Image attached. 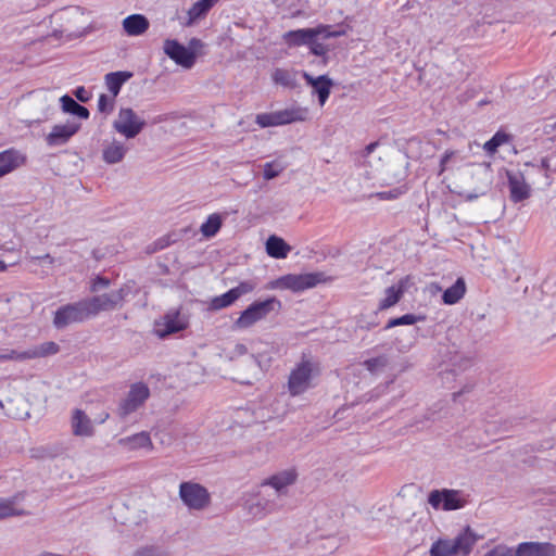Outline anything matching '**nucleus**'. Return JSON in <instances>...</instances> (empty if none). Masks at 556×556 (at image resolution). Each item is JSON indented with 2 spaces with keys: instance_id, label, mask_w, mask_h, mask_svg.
Masks as SVG:
<instances>
[{
  "instance_id": "nucleus-15",
  "label": "nucleus",
  "mask_w": 556,
  "mask_h": 556,
  "mask_svg": "<svg viewBox=\"0 0 556 556\" xmlns=\"http://www.w3.org/2000/svg\"><path fill=\"white\" fill-rule=\"evenodd\" d=\"M323 276L320 273L287 275L281 278V282L287 289L298 292L317 286L324 281Z\"/></svg>"
},
{
  "instance_id": "nucleus-22",
  "label": "nucleus",
  "mask_w": 556,
  "mask_h": 556,
  "mask_svg": "<svg viewBox=\"0 0 556 556\" xmlns=\"http://www.w3.org/2000/svg\"><path fill=\"white\" fill-rule=\"evenodd\" d=\"M320 31L316 30V27L314 28H301L295 30H289L283 34L282 38L287 46L289 47H300V46H307L311 42V39L314 38V36L319 35Z\"/></svg>"
},
{
  "instance_id": "nucleus-40",
  "label": "nucleus",
  "mask_w": 556,
  "mask_h": 556,
  "mask_svg": "<svg viewBox=\"0 0 556 556\" xmlns=\"http://www.w3.org/2000/svg\"><path fill=\"white\" fill-rule=\"evenodd\" d=\"M388 364V359L386 356H378L375 358L366 359L364 362V366L371 374H377L381 371Z\"/></svg>"
},
{
  "instance_id": "nucleus-46",
  "label": "nucleus",
  "mask_w": 556,
  "mask_h": 556,
  "mask_svg": "<svg viewBox=\"0 0 556 556\" xmlns=\"http://www.w3.org/2000/svg\"><path fill=\"white\" fill-rule=\"evenodd\" d=\"M504 140H505L504 135L496 134L493 138H491L489 141H486L484 143L483 148L488 153L492 154L504 142Z\"/></svg>"
},
{
  "instance_id": "nucleus-48",
  "label": "nucleus",
  "mask_w": 556,
  "mask_h": 556,
  "mask_svg": "<svg viewBox=\"0 0 556 556\" xmlns=\"http://www.w3.org/2000/svg\"><path fill=\"white\" fill-rule=\"evenodd\" d=\"M110 286V280L105 277L98 276L92 280L90 291L98 292L102 289H106Z\"/></svg>"
},
{
  "instance_id": "nucleus-12",
  "label": "nucleus",
  "mask_w": 556,
  "mask_h": 556,
  "mask_svg": "<svg viewBox=\"0 0 556 556\" xmlns=\"http://www.w3.org/2000/svg\"><path fill=\"white\" fill-rule=\"evenodd\" d=\"M428 503L433 509L454 510L462 508L465 501L460 498L459 491L442 489L431 491L428 495Z\"/></svg>"
},
{
  "instance_id": "nucleus-37",
  "label": "nucleus",
  "mask_w": 556,
  "mask_h": 556,
  "mask_svg": "<svg viewBox=\"0 0 556 556\" xmlns=\"http://www.w3.org/2000/svg\"><path fill=\"white\" fill-rule=\"evenodd\" d=\"M273 80L277 85H281L283 87L294 88L295 87V77L291 72L283 68H276L273 73Z\"/></svg>"
},
{
  "instance_id": "nucleus-53",
  "label": "nucleus",
  "mask_w": 556,
  "mask_h": 556,
  "mask_svg": "<svg viewBox=\"0 0 556 556\" xmlns=\"http://www.w3.org/2000/svg\"><path fill=\"white\" fill-rule=\"evenodd\" d=\"M480 170L485 176V179H484L485 181L482 184V186L480 188V193L483 194L489 189L491 182H490V179H489V170L486 168H480Z\"/></svg>"
},
{
  "instance_id": "nucleus-60",
  "label": "nucleus",
  "mask_w": 556,
  "mask_h": 556,
  "mask_svg": "<svg viewBox=\"0 0 556 556\" xmlns=\"http://www.w3.org/2000/svg\"><path fill=\"white\" fill-rule=\"evenodd\" d=\"M7 269V265L4 262L0 261V271H4Z\"/></svg>"
},
{
  "instance_id": "nucleus-64",
  "label": "nucleus",
  "mask_w": 556,
  "mask_h": 556,
  "mask_svg": "<svg viewBox=\"0 0 556 556\" xmlns=\"http://www.w3.org/2000/svg\"><path fill=\"white\" fill-rule=\"evenodd\" d=\"M462 392L454 393L453 396L456 399Z\"/></svg>"
},
{
  "instance_id": "nucleus-17",
  "label": "nucleus",
  "mask_w": 556,
  "mask_h": 556,
  "mask_svg": "<svg viewBox=\"0 0 556 556\" xmlns=\"http://www.w3.org/2000/svg\"><path fill=\"white\" fill-rule=\"evenodd\" d=\"M71 428L75 437L90 438L94 434V426L90 417L79 408H75L71 417Z\"/></svg>"
},
{
  "instance_id": "nucleus-20",
  "label": "nucleus",
  "mask_w": 556,
  "mask_h": 556,
  "mask_svg": "<svg viewBox=\"0 0 556 556\" xmlns=\"http://www.w3.org/2000/svg\"><path fill=\"white\" fill-rule=\"evenodd\" d=\"M508 186L511 201L520 202L530 197V186L520 173H508Z\"/></svg>"
},
{
  "instance_id": "nucleus-30",
  "label": "nucleus",
  "mask_w": 556,
  "mask_h": 556,
  "mask_svg": "<svg viewBox=\"0 0 556 556\" xmlns=\"http://www.w3.org/2000/svg\"><path fill=\"white\" fill-rule=\"evenodd\" d=\"M218 2V0H199L192 4L188 11L189 20L187 25H191L194 21L203 17Z\"/></svg>"
},
{
  "instance_id": "nucleus-32",
  "label": "nucleus",
  "mask_w": 556,
  "mask_h": 556,
  "mask_svg": "<svg viewBox=\"0 0 556 556\" xmlns=\"http://www.w3.org/2000/svg\"><path fill=\"white\" fill-rule=\"evenodd\" d=\"M307 110L302 108L287 109L277 111L279 125H286L293 122L305 121L307 116Z\"/></svg>"
},
{
  "instance_id": "nucleus-38",
  "label": "nucleus",
  "mask_w": 556,
  "mask_h": 556,
  "mask_svg": "<svg viewBox=\"0 0 556 556\" xmlns=\"http://www.w3.org/2000/svg\"><path fill=\"white\" fill-rule=\"evenodd\" d=\"M426 317L424 315L406 314L401 317L390 319L384 329H391L396 326L414 325L418 321H424Z\"/></svg>"
},
{
  "instance_id": "nucleus-29",
  "label": "nucleus",
  "mask_w": 556,
  "mask_h": 556,
  "mask_svg": "<svg viewBox=\"0 0 556 556\" xmlns=\"http://www.w3.org/2000/svg\"><path fill=\"white\" fill-rule=\"evenodd\" d=\"M466 292V283L463 278H458L453 286L447 288L443 295L442 300L445 304L452 305L457 303Z\"/></svg>"
},
{
  "instance_id": "nucleus-1",
  "label": "nucleus",
  "mask_w": 556,
  "mask_h": 556,
  "mask_svg": "<svg viewBox=\"0 0 556 556\" xmlns=\"http://www.w3.org/2000/svg\"><path fill=\"white\" fill-rule=\"evenodd\" d=\"M478 536L467 528L454 540H439L430 549V556H468L472 551Z\"/></svg>"
},
{
  "instance_id": "nucleus-58",
  "label": "nucleus",
  "mask_w": 556,
  "mask_h": 556,
  "mask_svg": "<svg viewBox=\"0 0 556 556\" xmlns=\"http://www.w3.org/2000/svg\"><path fill=\"white\" fill-rule=\"evenodd\" d=\"M110 417V414L108 412H103L102 414L99 415V418H98V421L99 424H103Z\"/></svg>"
},
{
  "instance_id": "nucleus-19",
  "label": "nucleus",
  "mask_w": 556,
  "mask_h": 556,
  "mask_svg": "<svg viewBox=\"0 0 556 556\" xmlns=\"http://www.w3.org/2000/svg\"><path fill=\"white\" fill-rule=\"evenodd\" d=\"M515 556H556V545L549 542H523L517 546Z\"/></svg>"
},
{
  "instance_id": "nucleus-11",
  "label": "nucleus",
  "mask_w": 556,
  "mask_h": 556,
  "mask_svg": "<svg viewBox=\"0 0 556 556\" xmlns=\"http://www.w3.org/2000/svg\"><path fill=\"white\" fill-rule=\"evenodd\" d=\"M316 30H319L320 34L317 36H314V38L311 39V42L308 45L309 51L320 56V63L323 65H326L328 63V52L330 51L329 45L325 43V40L329 38H336L345 35L344 30H331V26L329 25H318L316 27Z\"/></svg>"
},
{
  "instance_id": "nucleus-49",
  "label": "nucleus",
  "mask_w": 556,
  "mask_h": 556,
  "mask_svg": "<svg viewBox=\"0 0 556 556\" xmlns=\"http://www.w3.org/2000/svg\"><path fill=\"white\" fill-rule=\"evenodd\" d=\"M247 353V346L242 343H237L231 350L226 351V356L230 359H233L236 356L245 355Z\"/></svg>"
},
{
  "instance_id": "nucleus-4",
  "label": "nucleus",
  "mask_w": 556,
  "mask_h": 556,
  "mask_svg": "<svg viewBox=\"0 0 556 556\" xmlns=\"http://www.w3.org/2000/svg\"><path fill=\"white\" fill-rule=\"evenodd\" d=\"M91 317L87 300L61 306L54 313L53 325L63 329L72 324H79Z\"/></svg>"
},
{
  "instance_id": "nucleus-45",
  "label": "nucleus",
  "mask_w": 556,
  "mask_h": 556,
  "mask_svg": "<svg viewBox=\"0 0 556 556\" xmlns=\"http://www.w3.org/2000/svg\"><path fill=\"white\" fill-rule=\"evenodd\" d=\"M457 155H458L457 151H454V150L445 151V153L442 155L441 161H440L439 175H442L446 169L450 168V163L454 159H456Z\"/></svg>"
},
{
  "instance_id": "nucleus-13",
  "label": "nucleus",
  "mask_w": 556,
  "mask_h": 556,
  "mask_svg": "<svg viewBox=\"0 0 556 556\" xmlns=\"http://www.w3.org/2000/svg\"><path fill=\"white\" fill-rule=\"evenodd\" d=\"M164 52L173 61H175L176 64L182 66L184 68H191L195 63V53L180 45L177 40H165Z\"/></svg>"
},
{
  "instance_id": "nucleus-63",
  "label": "nucleus",
  "mask_w": 556,
  "mask_h": 556,
  "mask_svg": "<svg viewBox=\"0 0 556 556\" xmlns=\"http://www.w3.org/2000/svg\"><path fill=\"white\" fill-rule=\"evenodd\" d=\"M199 42H200V41H199V40H197V39H192V40H191V45L199 43Z\"/></svg>"
},
{
  "instance_id": "nucleus-42",
  "label": "nucleus",
  "mask_w": 556,
  "mask_h": 556,
  "mask_svg": "<svg viewBox=\"0 0 556 556\" xmlns=\"http://www.w3.org/2000/svg\"><path fill=\"white\" fill-rule=\"evenodd\" d=\"M256 123L263 128L279 126L277 112L258 114L256 116Z\"/></svg>"
},
{
  "instance_id": "nucleus-61",
  "label": "nucleus",
  "mask_w": 556,
  "mask_h": 556,
  "mask_svg": "<svg viewBox=\"0 0 556 556\" xmlns=\"http://www.w3.org/2000/svg\"><path fill=\"white\" fill-rule=\"evenodd\" d=\"M541 164H542V167H543V168H547V167H548L547 160H545V159H544V160H542Z\"/></svg>"
},
{
  "instance_id": "nucleus-6",
  "label": "nucleus",
  "mask_w": 556,
  "mask_h": 556,
  "mask_svg": "<svg viewBox=\"0 0 556 556\" xmlns=\"http://www.w3.org/2000/svg\"><path fill=\"white\" fill-rule=\"evenodd\" d=\"M179 497L191 510H203L211 504V495L207 489L192 481L180 483Z\"/></svg>"
},
{
  "instance_id": "nucleus-31",
  "label": "nucleus",
  "mask_w": 556,
  "mask_h": 556,
  "mask_svg": "<svg viewBox=\"0 0 556 556\" xmlns=\"http://www.w3.org/2000/svg\"><path fill=\"white\" fill-rule=\"evenodd\" d=\"M60 102L62 105V110L65 113L74 114L83 119H87L89 117V111L87 108L77 103L73 98L65 94L60 98Z\"/></svg>"
},
{
  "instance_id": "nucleus-8",
  "label": "nucleus",
  "mask_w": 556,
  "mask_h": 556,
  "mask_svg": "<svg viewBox=\"0 0 556 556\" xmlns=\"http://www.w3.org/2000/svg\"><path fill=\"white\" fill-rule=\"evenodd\" d=\"M150 389L143 382L132 383L124 400L121 401L117 407V415L119 418L125 419L130 414L138 410L149 399Z\"/></svg>"
},
{
  "instance_id": "nucleus-27",
  "label": "nucleus",
  "mask_w": 556,
  "mask_h": 556,
  "mask_svg": "<svg viewBox=\"0 0 556 556\" xmlns=\"http://www.w3.org/2000/svg\"><path fill=\"white\" fill-rule=\"evenodd\" d=\"M132 77V73L126 71L109 73L104 77L105 86L113 97H116L122 86Z\"/></svg>"
},
{
  "instance_id": "nucleus-3",
  "label": "nucleus",
  "mask_w": 556,
  "mask_h": 556,
  "mask_svg": "<svg viewBox=\"0 0 556 556\" xmlns=\"http://www.w3.org/2000/svg\"><path fill=\"white\" fill-rule=\"evenodd\" d=\"M319 371L318 365L309 359H302L294 369L291 370L288 380V391L292 396L304 393L311 387V380Z\"/></svg>"
},
{
  "instance_id": "nucleus-54",
  "label": "nucleus",
  "mask_w": 556,
  "mask_h": 556,
  "mask_svg": "<svg viewBox=\"0 0 556 556\" xmlns=\"http://www.w3.org/2000/svg\"><path fill=\"white\" fill-rule=\"evenodd\" d=\"M401 193H403V190L401 188H397L391 192H381V193H379V195L381 199H391V198H396Z\"/></svg>"
},
{
  "instance_id": "nucleus-52",
  "label": "nucleus",
  "mask_w": 556,
  "mask_h": 556,
  "mask_svg": "<svg viewBox=\"0 0 556 556\" xmlns=\"http://www.w3.org/2000/svg\"><path fill=\"white\" fill-rule=\"evenodd\" d=\"M74 93L80 102H88L91 97L90 92L84 87H78Z\"/></svg>"
},
{
  "instance_id": "nucleus-26",
  "label": "nucleus",
  "mask_w": 556,
  "mask_h": 556,
  "mask_svg": "<svg viewBox=\"0 0 556 556\" xmlns=\"http://www.w3.org/2000/svg\"><path fill=\"white\" fill-rule=\"evenodd\" d=\"M405 291V281L401 280L397 285L391 286L386 290L384 298L380 301L378 305L379 311L388 309L392 306H394L401 298L403 296V293Z\"/></svg>"
},
{
  "instance_id": "nucleus-33",
  "label": "nucleus",
  "mask_w": 556,
  "mask_h": 556,
  "mask_svg": "<svg viewBox=\"0 0 556 556\" xmlns=\"http://www.w3.org/2000/svg\"><path fill=\"white\" fill-rule=\"evenodd\" d=\"M222 225H223L222 216L217 213H214V214H211L207 217V219L205 220V223H203L201 225L200 231L203 237L212 238L219 231V229L222 228Z\"/></svg>"
},
{
  "instance_id": "nucleus-23",
  "label": "nucleus",
  "mask_w": 556,
  "mask_h": 556,
  "mask_svg": "<svg viewBox=\"0 0 556 556\" xmlns=\"http://www.w3.org/2000/svg\"><path fill=\"white\" fill-rule=\"evenodd\" d=\"M25 162L24 155L18 151L10 149L0 153V177L13 172Z\"/></svg>"
},
{
  "instance_id": "nucleus-57",
  "label": "nucleus",
  "mask_w": 556,
  "mask_h": 556,
  "mask_svg": "<svg viewBox=\"0 0 556 556\" xmlns=\"http://www.w3.org/2000/svg\"><path fill=\"white\" fill-rule=\"evenodd\" d=\"M357 324H358L359 328L367 329V330H369V329H371L372 327L376 326V323H368L367 325H363V321H362L361 318L358 319Z\"/></svg>"
},
{
  "instance_id": "nucleus-62",
  "label": "nucleus",
  "mask_w": 556,
  "mask_h": 556,
  "mask_svg": "<svg viewBox=\"0 0 556 556\" xmlns=\"http://www.w3.org/2000/svg\"><path fill=\"white\" fill-rule=\"evenodd\" d=\"M479 193L468 194V199H476L478 198Z\"/></svg>"
},
{
  "instance_id": "nucleus-9",
  "label": "nucleus",
  "mask_w": 556,
  "mask_h": 556,
  "mask_svg": "<svg viewBox=\"0 0 556 556\" xmlns=\"http://www.w3.org/2000/svg\"><path fill=\"white\" fill-rule=\"evenodd\" d=\"M189 325V318L179 309L167 312L163 317L155 321L154 333L163 339L169 334L185 330Z\"/></svg>"
},
{
  "instance_id": "nucleus-25",
  "label": "nucleus",
  "mask_w": 556,
  "mask_h": 556,
  "mask_svg": "<svg viewBox=\"0 0 556 556\" xmlns=\"http://www.w3.org/2000/svg\"><path fill=\"white\" fill-rule=\"evenodd\" d=\"M117 443L129 451H136L140 448H153L152 440L147 431H141L132 435L122 438L118 440Z\"/></svg>"
},
{
  "instance_id": "nucleus-39",
  "label": "nucleus",
  "mask_w": 556,
  "mask_h": 556,
  "mask_svg": "<svg viewBox=\"0 0 556 556\" xmlns=\"http://www.w3.org/2000/svg\"><path fill=\"white\" fill-rule=\"evenodd\" d=\"M341 540L338 536H328L318 542L317 548L324 554H331L339 548Z\"/></svg>"
},
{
  "instance_id": "nucleus-41",
  "label": "nucleus",
  "mask_w": 556,
  "mask_h": 556,
  "mask_svg": "<svg viewBox=\"0 0 556 556\" xmlns=\"http://www.w3.org/2000/svg\"><path fill=\"white\" fill-rule=\"evenodd\" d=\"M115 98L112 94L108 96L102 93L98 100V110L101 113L110 114L114 110Z\"/></svg>"
},
{
  "instance_id": "nucleus-36",
  "label": "nucleus",
  "mask_w": 556,
  "mask_h": 556,
  "mask_svg": "<svg viewBox=\"0 0 556 556\" xmlns=\"http://www.w3.org/2000/svg\"><path fill=\"white\" fill-rule=\"evenodd\" d=\"M235 293L231 292V290L227 291L226 293L214 296L208 302V309L210 311H219L223 308H226L230 305H232L236 302Z\"/></svg>"
},
{
  "instance_id": "nucleus-2",
  "label": "nucleus",
  "mask_w": 556,
  "mask_h": 556,
  "mask_svg": "<svg viewBox=\"0 0 556 556\" xmlns=\"http://www.w3.org/2000/svg\"><path fill=\"white\" fill-rule=\"evenodd\" d=\"M280 308L281 303L275 296L264 301H255L240 314L233 323V327L236 329L251 328L256 323L265 319L271 312H277Z\"/></svg>"
},
{
  "instance_id": "nucleus-7",
  "label": "nucleus",
  "mask_w": 556,
  "mask_h": 556,
  "mask_svg": "<svg viewBox=\"0 0 556 556\" xmlns=\"http://www.w3.org/2000/svg\"><path fill=\"white\" fill-rule=\"evenodd\" d=\"M144 127L146 121L130 108H122L113 122V128L126 139L136 138Z\"/></svg>"
},
{
  "instance_id": "nucleus-24",
  "label": "nucleus",
  "mask_w": 556,
  "mask_h": 556,
  "mask_svg": "<svg viewBox=\"0 0 556 556\" xmlns=\"http://www.w3.org/2000/svg\"><path fill=\"white\" fill-rule=\"evenodd\" d=\"M149 26V20L142 14H131L123 20V29L128 36H141Z\"/></svg>"
},
{
  "instance_id": "nucleus-21",
  "label": "nucleus",
  "mask_w": 556,
  "mask_h": 556,
  "mask_svg": "<svg viewBox=\"0 0 556 556\" xmlns=\"http://www.w3.org/2000/svg\"><path fill=\"white\" fill-rule=\"evenodd\" d=\"M279 497H276L275 493H269L267 489H262V482L258 485V490L254 495V503L257 513H273L279 509L278 504Z\"/></svg>"
},
{
  "instance_id": "nucleus-44",
  "label": "nucleus",
  "mask_w": 556,
  "mask_h": 556,
  "mask_svg": "<svg viewBox=\"0 0 556 556\" xmlns=\"http://www.w3.org/2000/svg\"><path fill=\"white\" fill-rule=\"evenodd\" d=\"M285 169V166L278 164L277 162H268L264 165V178L266 180H270L279 176V174Z\"/></svg>"
},
{
  "instance_id": "nucleus-28",
  "label": "nucleus",
  "mask_w": 556,
  "mask_h": 556,
  "mask_svg": "<svg viewBox=\"0 0 556 556\" xmlns=\"http://www.w3.org/2000/svg\"><path fill=\"white\" fill-rule=\"evenodd\" d=\"M291 247L286 241L275 235L270 236L266 241V252L275 258H285L290 252Z\"/></svg>"
},
{
  "instance_id": "nucleus-51",
  "label": "nucleus",
  "mask_w": 556,
  "mask_h": 556,
  "mask_svg": "<svg viewBox=\"0 0 556 556\" xmlns=\"http://www.w3.org/2000/svg\"><path fill=\"white\" fill-rule=\"evenodd\" d=\"M34 99L38 102V103H41L46 106V111H48L50 109V102H51V99H49L48 94L46 92H38L36 94H34Z\"/></svg>"
},
{
  "instance_id": "nucleus-55",
  "label": "nucleus",
  "mask_w": 556,
  "mask_h": 556,
  "mask_svg": "<svg viewBox=\"0 0 556 556\" xmlns=\"http://www.w3.org/2000/svg\"><path fill=\"white\" fill-rule=\"evenodd\" d=\"M31 260L34 261H43L48 264L52 265L54 263V258L50 254H45L41 256H33Z\"/></svg>"
},
{
  "instance_id": "nucleus-18",
  "label": "nucleus",
  "mask_w": 556,
  "mask_h": 556,
  "mask_svg": "<svg viewBox=\"0 0 556 556\" xmlns=\"http://www.w3.org/2000/svg\"><path fill=\"white\" fill-rule=\"evenodd\" d=\"M303 78L306 84L312 87L313 92L318 96L319 104L323 106L329 98L333 81L327 75L314 77L311 74L303 72Z\"/></svg>"
},
{
  "instance_id": "nucleus-50",
  "label": "nucleus",
  "mask_w": 556,
  "mask_h": 556,
  "mask_svg": "<svg viewBox=\"0 0 556 556\" xmlns=\"http://www.w3.org/2000/svg\"><path fill=\"white\" fill-rule=\"evenodd\" d=\"M510 548L505 545H496L494 548L484 554V556H510Z\"/></svg>"
},
{
  "instance_id": "nucleus-16",
  "label": "nucleus",
  "mask_w": 556,
  "mask_h": 556,
  "mask_svg": "<svg viewBox=\"0 0 556 556\" xmlns=\"http://www.w3.org/2000/svg\"><path fill=\"white\" fill-rule=\"evenodd\" d=\"M129 151L126 142L113 138L105 140L102 146V160L109 165L121 163Z\"/></svg>"
},
{
  "instance_id": "nucleus-59",
  "label": "nucleus",
  "mask_w": 556,
  "mask_h": 556,
  "mask_svg": "<svg viewBox=\"0 0 556 556\" xmlns=\"http://www.w3.org/2000/svg\"><path fill=\"white\" fill-rule=\"evenodd\" d=\"M250 365L252 369H255L258 366V361L254 356H251Z\"/></svg>"
},
{
  "instance_id": "nucleus-34",
  "label": "nucleus",
  "mask_w": 556,
  "mask_h": 556,
  "mask_svg": "<svg viewBox=\"0 0 556 556\" xmlns=\"http://www.w3.org/2000/svg\"><path fill=\"white\" fill-rule=\"evenodd\" d=\"M60 348L59 345L53 341L45 342L40 345L33 346L29 349V354L27 356H30V358H40L46 357L49 355H54L59 352Z\"/></svg>"
},
{
  "instance_id": "nucleus-14",
  "label": "nucleus",
  "mask_w": 556,
  "mask_h": 556,
  "mask_svg": "<svg viewBox=\"0 0 556 556\" xmlns=\"http://www.w3.org/2000/svg\"><path fill=\"white\" fill-rule=\"evenodd\" d=\"M80 124L75 121H67L64 124H56L46 137V142L50 147H59L68 142V140L79 130Z\"/></svg>"
},
{
  "instance_id": "nucleus-5",
  "label": "nucleus",
  "mask_w": 556,
  "mask_h": 556,
  "mask_svg": "<svg viewBox=\"0 0 556 556\" xmlns=\"http://www.w3.org/2000/svg\"><path fill=\"white\" fill-rule=\"evenodd\" d=\"M130 288L123 286L118 290L110 293L96 295L87 300L91 317L97 316L101 312L119 309L124 305L126 296L129 294Z\"/></svg>"
},
{
  "instance_id": "nucleus-47",
  "label": "nucleus",
  "mask_w": 556,
  "mask_h": 556,
  "mask_svg": "<svg viewBox=\"0 0 556 556\" xmlns=\"http://www.w3.org/2000/svg\"><path fill=\"white\" fill-rule=\"evenodd\" d=\"M29 354V349L23 352H18L15 350H11L8 354H0V359H10V361H25L31 359L30 356H26Z\"/></svg>"
},
{
  "instance_id": "nucleus-43",
  "label": "nucleus",
  "mask_w": 556,
  "mask_h": 556,
  "mask_svg": "<svg viewBox=\"0 0 556 556\" xmlns=\"http://www.w3.org/2000/svg\"><path fill=\"white\" fill-rule=\"evenodd\" d=\"M256 288V282L253 280L241 281L237 287L230 289L235 293L236 300L244 294L252 292Z\"/></svg>"
},
{
  "instance_id": "nucleus-35",
  "label": "nucleus",
  "mask_w": 556,
  "mask_h": 556,
  "mask_svg": "<svg viewBox=\"0 0 556 556\" xmlns=\"http://www.w3.org/2000/svg\"><path fill=\"white\" fill-rule=\"evenodd\" d=\"M18 496L9 500H0V519L25 515L26 511L16 507Z\"/></svg>"
},
{
  "instance_id": "nucleus-56",
  "label": "nucleus",
  "mask_w": 556,
  "mask_h": 556,
  "mask_svg": "<svg viewBox=\"0 0 556 556\" xmlns=\"http://www.w3.org/2000/svg\"><path fill=\"white\" fill-rule=\"evenodd\" d=\"M378 147V142H371L365 148V155H369L376 148Z\"/></svg>"
},
{
  "instance_id": "nucleus-10",
  "label": "nucleus",
  "mask_w": 556,
  "mask_h": 556,
  "mask_svg": "<svg viewBox=\"0 0 556 556\" xmlns=\"http://www.w3.org/2000/svg\"><path fill=\"white\" fill-rule=\"evenodd\" d=\"M298 471L295 468H287L280 470L262 481V489L271 488L276 497L287 495L288 488L293 485L298 480Z\"/></svg>"
}]
</instances>
